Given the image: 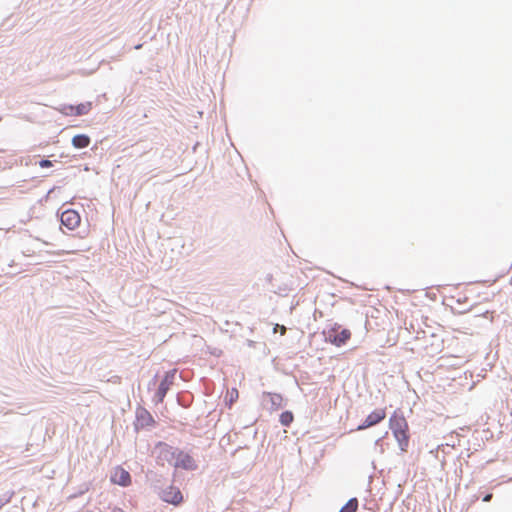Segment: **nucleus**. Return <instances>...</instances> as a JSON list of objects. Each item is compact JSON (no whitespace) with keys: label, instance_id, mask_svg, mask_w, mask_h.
I'll return each instance as SVG.
<instances>
[{"label":"nucleus","instance_id":"obj_20","mask_svg":"<svg viewBox=\"0 0 512 512\" xmlns=\"http://www.w3.org/2000/svg\"><path fill=\"white\" fill-rule=\"evenodd\" d=\"M38 164L41 168H50L53 166V161L47 158H43L38 162Z\"/></svg>","mask_w":512,"mask_h":512},{"label":"nucleus","instance_id":"obj_4","mask_svg":"<svg viewBox=\"0 0 512 512\" xmlns=\"http://www.w3.org/2000/svg\"><path fill=\"white\" fill-rule=\"evenodd\" d=\"M60 226L68 230H74L81 222L80 214L71 208L65 209L58 213Z\"/></svg>","mask_w":512,"mask_h":512},{"label":"nucleus","instance_id":"obj_21","mask_svg":"<svg viewBox=\"0 0 512 512\" xmlns=\"http://www.w3.org/2000/svg\"><path fill=\"white\" fill-rule=\"evenodd\" d=\"M277 330H279L281 335H283L286 331V327L284 325L276 324L273 328V331L276 332Z\"/></svg>","mask_w":512,"mask_h":512},{"label":"nucleus","instance_id":"obj_12","mask_svg":"<svg viewBox=\"0 0 512 512\" xmlns=\"http://www.w3.org/2000/svg\"><path fill=\"white\" fill-rule=\"evenodd\" d=\"M71 143L75 149H84L90 145L91 138L87 134H77L72 137Z\"/></svg>","mask_w":512,"mask_h":512},{"label":"nucleus","instance_id":"obj_25","mask_svg":"<svg viewBox=\"0 0 512 512\" xmlns=\"http://www.w3.org/2000/svg\"><path fill=\"white\" fill-rule=\"evenodd\" d=\"M289 419H290V422H291V421H292V419H293V417H292V415H291V414H290V416H289Z\"/></svg>","mask_w":512,"mask_h":512},{"label":"nucleus","instance_id":"obj_22","mask_svg":"<svg viewBox=\"0 0 512 512\" xmlns=\"http://www.w3.org/2000/svg\"><path fill=\"white\" fill-rule=\"evenodd\" d=\"M157 377L158 375L156 374L149 382L148 384V389H151L152 386H154L156 384V381H157Z\"/></svg>","mask_w":512,"mask_h":512},{"label":"nucleus","instance_id":"obj_16","mask_svg":"<svg viewBox=\"0 0 512 512\" xmlns=\"http://www.w3.org/2000/svg\"><path fill=\"white\" fill-rule=\"evenodd\" d=\"M14 494L15 492L10 490L0 495V509L11 501Z\"/></svg>","mask_w":512,"mask_h":512},{"label":"nucleus","instance_id":"obj_14","mask_svg":"<svg viewBox=\"0 0 512 512\" xmlns=\"http://www.w3.org/2000/svg\"><path fill=\"white\" fill-rule=\"evenodd\" d=\"M92 108V103L91 102H84V103H79L77 105H75V116H82V115H86L89 113V111L91 110Z\"/></svg>","mask_w":512,"mask_h":512},{"label":"nucleus","instance_id":"obj_17","mask_svg":"<svg viewBox=\"0 0 512 512\" xmlns=\"http://www.w3.org/2000/svg\"><path fill=\"white\" fill-rule=\"evenodd\" d=\"M238 398V390L236 388H233L231 391L228 392L225 401L228 403L229 406H231Z\"/></svg>","mask_w":512,"mask_h":512},{"label":"nucleus","instance_id":"obj_23","mask_svg":"<svg viewBox=\"0 0 512 512\" xmlns=\"http://www.w3.org/2000/svg\"><path fill=\"white\" fill-rule=\"evenodd\" d=\"M492 498V494H487L484 498H483V501L484 502H489Z\"/></svg>","mask_w":512,"mask_h":512},{"label":"nucleus","instance_id":"obj_2","mask_svg":"<svg viewBox=\"0 0 512 512\" xmlns=\"http://www.w3.org/2000/svg\"><path fill=\"white\" fill-rule=\"evenodd\" d=\"M176 373H177L176 369H171V370L165 372V374L162 377L160 384L153 396V402L156 405L159 403H162L164 401L170 387L174 383Z\"/></svg>","mask_w":512,"mask_h":512},{"label":"nucleus","instance_id":"obj_9","mask_svg":"<svg viewBox=\"0 0 512 512\" xmlns=\"http://www.w3.org/2000/svg\"><path fill=\"white\" fill-rule=\"evenodd\" d=\"M177 454L176 461L173 463L175 468H180L186 471H193L197 469V464L190 454L181 449Z\"/></svg>","mask_w":512,"mask_h":512},{"label":"nucleus","instance_id":"obj_3","mask_svg":"<svg viewBox=\"0 0 512 512\" xmlns=\"http://www.w3.org/2000/svg\"><path fill=\"white\" fill-rule=\"evenodd\" d=\"M159 498L173 506H179L183 502V495L180 489L174 485H169L161 489L158 493Z\"/></svg>","mask_w":512,"mask_h":512},{"label":"nucleus","instance_id":"obj_8","mask_svg":"<svg viewBox=\"0 0 512 512\" xmlns=\"http://www.w3.org/2000/svg\"><path fill=\"white\" fill-rule=\"evenodd\" d=\"M156 449L159 451V458L167 461L169 464L173 466L174 461L177 458V452L180 451L179 448L173 447L165 442H158L156 445Z\"/></svg>","mask_w":512,"mask_h":512},{"label":"nucleus","instance_id":"obj_18","mask_svg":"<svg viewBox=\"0 0 512 512\" xmlns=\"http://www.w3.org/2000/svg\"><path fill=\"white\" fill-rule=\"evenodd\" d=\"M60 111L66 116H75V105L65 104L61 107Z\"/></svg>","mask_w":512,"mask_h":512},{"label":"nucleus","instance_id":"obj_19","mask_svg":"<svg viewBox=\"0 0 512 512\" xmlns=\"http://www.w3.org/2000/svg\"><path fill=\"white\" fill-rule=\"evenodd\" d=\"M279 421L284 427H288V410H284L280 414Z\"/></svg>","mask_w":512,"mask_h":512},{"label":"nucleus","instance_id":"obj_24","mask_svg":"<svg viewBox=\"0 0 512 512\" xmlns=\"http://www.w3.org/2000/svg\"><path fill=\"white\" fill-rule=\"evenodd\" d=\"M52 191H54V188H51L48 192V194H50Z\"/></svg>","mask_w":512,"mask_h":512},{"label":"nucleus","instance_id":"obj_15","mask_svg":"<svg viewBox=\"0 0 512 512\" xmlns=\"http://www.w3.org/2000/svg\"><path fill=\"white\" fill-rule=\"evenodd\" d=\"M358 509V500L356 498L350 499L339 512H356Z\"/></svg>","mask_w":512,"mask_h":512},{"label":"nucleus","instance_id":"obj_11","mask_svg":"<svg viewBox=\"0 0 512 512\" xmlns=\"http://www.w3.org/2000/svg\"><path fill=\"white\" fill-rule=\"evenodd\" d=\"M389 427L392 430V433L408 431V423L405 417L402 414L393 413L389 419Z\"/></svg>","mask_w":512,"mask_h":512},{"label":"nucleus","instance_id":"obj_5","mask_svg":"<svg viewBox=\"0 0 512 512\" xmlns=\"http://www.w3.org/2000/svg\"><path fill=\"white\" fill-rule=\"evenodd\" d=\"M283 401L282 395L278 393L264 392L262 395V405L264 409L270 412L279 410L282 407Z\"/></svg>","mask_w":512,"mask_h":512},{"label":"nucleus","instance_id":"obj_1","mask_svg":"<svg viewBox=\"0 0 512 512\" xmlns=\"http://www.w3.org/2000/svg\"><path fill=\"white\" fill-rule=\"evenodd\" d=\"M325 341L331 343L337 347H341L351 338V331L349 329H342L340 331V325L335 323L328 330L323 332Z\"/></svg>","mask_w":512,"mask_h":512},{"label":"nucleus","instance_id":"obj_6","mask_svg":"<svg viewBox=\"0 0 512 512\" xmlns=\"http://www.w3.org/2000/svg\"><path fill=\"white\" fill-rule=\"evenodd\" d=\"M155 424L156 422L151 413L143 407H138L136 410V421L134 423L135 430L138 431L146 427H153Z\"/></svg>","mask_w":512,"mask_h":512},{"label":"nucleus","instance_id":"obj_7","mask_svg":"<svg viewBox=\"0 0 512 512\" xmlns=\"http://www.w3.org/2000/svg\"><path fill=\"white\" fill-rule=\"evenodd\" d=\"M386 418V409L385 408H378L372 411L357 427V430H365L367 428H370L372 426L377 425L378 423L382 422Z\"/></svg>","mask_w":512,"mask_h":512},{"label":"nucleus","instance_id":"obj_13","mask_svg":"<svg viewBox=\"0 0 512 512\" xmlns=\"http://www.w3.org/2000/svg\"><path fill=\"white\" fill-rule=\"evenodd\" d=\"M396 441L399 444L400 450L406 452L409 446V434L408 431L397 432L393 434Z\"/></svg>","mask_w":512,"mask_h":512},{"label":"nucleus","instance_id":"obj_10","mask_svg":"<svg viewBox=\"0 0 512 512\" xmlns=\"http://www.w3.org/2000/svg\"><path fill=\"white\" fill-rule=\"evenodd\" d=\"M110 481L121 487H128L132 483V477L127 470L117 466L110 475Z\"/></svg>","mask_w":512,"mask_h":512}]
</instances>
